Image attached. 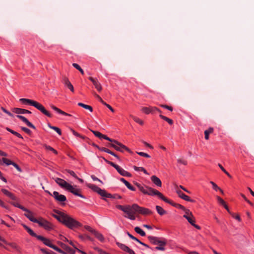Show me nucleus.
I'll list each match as a JSON object with an SVG mask.
<instances>
[{"mask_svg":"<svg viewBox=\"0 0 254 254\" xmlns=\"http://www.w3.org/2000/svg\"><path fill=\"white\" fill-rule=\"evenodd\" d=\"M54 212L56 214H53L52 216L69 228L72 229L80 225L79 222L64 213L56 209Z\"/></svg>","mask_w":254,"mask_h":254,"instance_id":"obj_1","label":"nucleus"},{"mask_svg":"<svg viewBox=\"0 0 254 254\" xmlns=\"http://www.w3.org/2000/svg\"><path fill=\"white\" fill-rule=\"evenodd\" d=\"M117 208L126 214L125 217L130 220H134L135 219V214L137 213L138 205L133 204L132 205H118Z\"/></svg>","mask_w":254,"mask_h":254,"instance_id":"obj_2","label":"nucleus"},{"mask_svg":"<svg viewBox=\"0 0 254 254\" xmlns=\"http://www.w3.org/2000/svg\"><path fill=\"white\" fill-rule=\"evenodd\" d=\"M148 239L153 244H158V246L155 248L156 250L164 251V246L166 244V242L164 239L151 236H148Z\"/></svg>","mask_w":254,"mask_h":254,"instance_id":"obj_3","label":"nucleus"},{"mask_svg":"<svg viewBox=\"0 0 254 254\" xmlns=\"http://www.w3.org/2000/svg\"><path fill=\"white\" fill-rule=\"evenodd\" d=\"M145 188H146V190L145 194H147L151 196L157 195L159 198L165 201L166 202H170V200L165 197L161 192H160L157 190H156L148 186H145Z\"/></svg>","mask_w":254,"mask_h":254,"instance_id":"obj_4","label":"nucleus"},{"mask_svg":"<svg viewBox=\"0 0 254 254\" xmlns=\"http://www.w3.org/2000/svg\"><path fill=\"white\" fill-rule=\"evenodd\" d=\"M87 186L88 188L92 190L93 191L97 192L102 196L107 198H112L111 194L107 193L105 190L101 189L95 185L89 184L87 185Z\"/></svg>","mask_w":254,"mask_h":254,"instance_id":"obj_5","label":"nucleus"},{"mask_svg":"<svg viewBox=\"0 0 254 254\" xmlns=\"http://www.w3.org/2000/svg\"><path fill=\"white\" fill-rule=\"evenodd\" d=\"M111 141H113L114 142H115L114 143V144H112V147L114 148L117 151L123 152L125 150L129 152H131L130 150L128 148H127V146L122 144L121 143L118 142L116 140L111 139Z\"/></svg>","mask_w":254,"mask_h":254,"instance_id":"obj_6","label":"nucleus"},{"mask_svg":"<svg viewBox=\"0 0 254 254\" xmlns=\"http://www.w3.org/2000/svg\"><path fill=\"white\" fill-rule=\"evenodd\" d=\"M36 223H38L46 230H51L53 229L54 226L52 224L41 217L38 219Z\"/></svg>","mask_w":254,"mask_h":254,"instance_id":"obj_7","label":"nucleus"},{"mask_svg":"<svg viewBox=\"0 0 254 254\" xmlns=\"http://www.w3.org/2000/svg\"><path fill=\"white\" fill-rule=\"evenodd\" d=\"M66 190L75 195L78 196L81 198H85V197L81 194L80 190L76 188V186H73L70 184Z\"/></svg>","mask_w":254,"mask_h":254,"instance_id":"obj_8","label":"nucleus"},{"mask_svg":"<svg viewBox=\"0 0 254 254\" xmlns=\"http://www.w3.org/2000/svg\"><path fill=\"white\" fill-rule=\"evenodd\" d=\"M112 166H113L114 168H115L116 170L118 171V172L122 176H125V177H130L131 176V175L129 172L126 171L124 169L121 168L119 165L116 164H112Z\"/></svg>","mask_w":254,"mask_h":254,"instance_id":"obj_9","label":"nucleus"},{"mask_svg":"<svg viewBox=\"0 0 254 254\" xmlns=\"http://www.w3.org/2000/svg\"><path fill=\"white\" fill-rule=\"evenodd\" d=\"M53 196L55 200L59 202H64L66 201V197L65 195L60 194L58 191H54L53 193Z\"/></svg>","mask_w":254,"mask_h":254,"instance_id":"obj_10","label":"nucleus"},{"mask_svg":"<svg viewBox=\"0 0 254 254\" xmlns=\"http://www.w3.org/2000/svg\"><path fill=\"white\" fill-rule=\"evenodd\" d=\"M55 181L62 188H64L65 189H67L68 186H69V184L67 183L64 180L59 178H56L54 179Z\"/></svg>","mask_w":254,"mask_h":254,"instance_id":"obj_11","label":"nucleus"},{"mask_svg":"<svg viewBox=\"0 0 254 254\" xmlns=\"http://www.w3.org/2000/svg\"><path fill=\"white\" fill-rule=\"evenodd\" d=\"M116 244L119 247H120L122 250L127 252L129 254H135L133 251L129 249L127 246L125 245L120 243L119 242H116Z\"/></svg>","mask_w":254,"mask_h":254,"instance_id":"obj_12","label":"nucleus"},{"mask_svg":"<svg viewBox=\"0 0 254 254\" xmlns=\"http://www.w3.org/2000/svg\"><path fill=\"white\" fill-rule=\"evenodd\" d=\"M176 192L178 194L179 196L183 199L185 200L190 201V202H194V200L190 199L189 196L185 194L181 190H176Z\"/></svg>","mask_w":254,"mask_h":254,"instance_id":"obj_13","label":"nucleus"},{"mask_svg":"<svg viewBox=\"0 0 254 254\" xmlns=\"http://www.w3.org/2000/svg\"><path fill=\"white\" fill-rule=\"evenodd\" d=\"M37 238L38 240L41 241L45 245L50 248L53 245L50 240L47 239L43 236L38 235Z\"/></svg>","mask_w":254,"mask_h":254,"instance_id":"obj_14","label":"nucleus"},{"mask_svg":"<svg viewBox=\"0 0 254 254\" xmlns=\"http://www.w3.org/2000/svg\"><path fill=\"white\" fill-rule=\"evenodd\" d=\"M12 112L17 114H31V112L27 110L14 108L12 109Z\"/></svg>","mask_w":254,"mask_h":254,"instance_id":"obj_15","label":"nucleus"},{"mask_svg":"<svg viewBox=\"0 0 254 254\" xmlns=\"http://www.w3.org/2000/svg\"><path fill=\"white\" fill-rule=\"evenodd\" d=\"M155 110H157V108L156 107L150 106L149 107H143L141 108V111L146 114L153 113L155 111Z\"/></svg>","mask_w":254,"mask_h":254,"instance_id":"obj_16","label":"nucleus"},{"mask_svg":"<svg viewBox=\"0 0 254 254\" xmlns=\"http://www.w3.org/2000/svg\"><path fill=\"white\" fill-rule=\"evenodd\" d=\"M17 118L22 120L23 122H24L29 127L35 129V127L26 118L21 115H17Z\"/></svg>","mask_w":254,"mask_h":254,"instance_id":"obj_17","label":"nucleus"},{"mask_svg":"<svg viewBox=\"0 0 254 254\" xmlns=\"http://www.w3.org/2000/svg\"><path fill=\"white\" fill-rule=\"evenodd\" d=\"M90 130L92 132V133L96 136L99 137V138H104L106 140H107L109 141H111V138H109L107 136L102 134L101 133H100L99 131H95L92 129H90Z\"/></svg>","mask_w":254,"mask_h":254,"instance_id":"obj_18","label":"nucleus"},{"mask_svg":"<svg viewBox=\"0 0 254 254\" xmlns=\"http://www.w3.org/2000/svg\"><path fill=\"white\" fill-rule=\"evenodd\" d=\"M137 213L143 215H147L151 214L152 212L147 208L141 207L138 205Z\"/></svg>","mask_w":254,"mask_h":254,"instance_id":"obj_19","label":"nucleus"},{"mask_svg":"<svg viewBox=\"0 0 254 254\" xmlns=\"http://www.w3.org/2000/svg\"><path fill=\"white\" fill-rule=\"evenodd\" d=\"M24 215L28 219H29V220H30L31 221L33 222L34 223H37L38 222V219L35 218L33 217L32 212L30 211H29V210H28V211L26 212V213H25L24 214Z\"/></svg>","mask_w":254,"mask_h":254,"instance_id":"obj_20","label":"nucleus"},{"mask_svg":"<svg viewBox=\"0 0 254 254\" xmlns=\"http://www.w3.org/2000/svg\"><path fill=\"white\" fill-rule=\"evenodd\" d=\"M151 180L152 182L158 187H161L162 183L159 178L157 177L156 176H152L151 177Z\"/></svg>","mask_w":254,"mask_h":254,"instance_id":"obj_21","label":"nucleus"},{"mask_svg":"<svg viewBox=\"0 0 254 254\" xmlns=\"http://www.w3.org/2000/svg\"><path fill=\"white\" fill-rule=\"evenodd\" d=\"M64 83L66 86L71 92H74V88L72 85L71 84L69 80L66 78L64 77Z\"/></svg>","mask_w":254,"mask_h":254,"instance_id":"obj_22","label":"nucleus"},{"mask_svg":"<svg viewBox=\"0 0 254 254\" xmlns=\"http://www.w3.org/2000/svg\"><path fill=\"white\" fill-rule=\"evenodd\" d=\"M120 181L124 183L126 186L130 190L135 191V189L124 178H122L120 179Z\"/></svg>","mask_w":254,"mask_h":254,"instance_id":"obj_23","label":"nucleus"},{"mask_svg":"<svg viewBox=\"0 0 254 254\" xmlns=\"http://www.w3.org/2000/svg\"><path fill=\"white\" fill-rule=\"evenodd\" d=\"M23 227L25 228V230H27V232L32 236L37 238L38 235H37L36 233H35L32 230H31L30 228L27 226L25 224H22Z\"/></svg>","mask_w":254,"mask_h":254,"instance_id":"obj_24","label":"nucleus"},{"mask_svg":"<svg viewBox=\"0 0 254 254\" xmlns=\"http://www.w3.org/2000/svg\"><path fill=\"white\" fill-rule=\"evenodd\" d=\"M51 107L53 110H54L55 111H56L57 112H58L59 114H61L64 115V116H71V115L62 111L61 110H60V109L58 108L57 107H56V106H55L54 105H51Z\"/></svg>","mask_w":254,"mask_h":254,"instance_id":"obj_25","label":"nucleus"},{"mask_svg":"<svg viewBox=\"0 0 254 254\" xmlns=\"http://www.w3.org/2000/svg\"><path fill=\"white\" fill-rule=\"evenodd\" d=\"M20 102L25 104H29L31 106L33 105V104L34 102V100H30L29 99L26 98H21L19 99Z\"/></svg>","mask_w":254,"mask_h":254,"instance_id":"obj_26","label":"nucleus"},{"mask_svg":"<svg viewBox=\"0 0 254 254\" xmlns=\"http://www.w3.org/2000/svg\"><path fill=\"white\" fill-rule=\"evenodd\" d=\"M134 185L138 188V189L145 194V193L146 190V188H145L146 186H143L141 184H139L137 182L134 183Z\"/></svg>","mask_w":254,"mask_h":254,"instance_id":"obj_27","label":"nucleus"},{"mask_svg":"<svg viewBox=\"0 0 254 254\" xmlns=\"http://www.w3.org/2000/svg\"><path fill=\"white\" fill-rule=\"evenodd\" d=\"M217 200L218 201V202L221 204L222 205H223L225 208L229 212V208L228 207V206L226 205L225 202L224 201L223 199H222L220 197L218 196H217Z\"/></svg>","mask_w":254,"mask_h":254,"instance_id":"obj_28","label":"nucleus"},{"mask_svg":"<svg viewBox=\"0 0 254 254\" xmlns=\"http://www.w3.org/2000/svg\"><path fill=\"white\" fill-rule=\"evenodd\" d=\"M93 234H94V236L101 242L104 241V238L103 236L101 234H100L98 232H97V231L95 230V231H93Z\"/></svg>","mask_w":254,"mask_h":254,"instance_id":"obj_29","label":"nucleus"},{"mask_svg":"<svg viewBox=\"0 0 254 254\" xmlns=\"http://www.w3.org/2000/svg\"><path fill=\"white\" fill-rule=\"evenodd\" d=\"M156 209L158 213L160 215H163L166 213V211L160 206H156Z\"/></svg>","mask_w":254,"mask_h":254,"instance_id":"obj_30","label":"nucleus"},{"mask_svg":"<svg viewBox=\"0 0 254 254\" xmlns=\"http://www.w3.org/2000/svg\"><path fill=\"white\" fill-rule=\"evenodd\" d=\"M213 128L209 127L208 129L204 131L205 138L206 140L209 139V134L213 131Z\"/></svg>","mask_w":254,"mask_h":254,"instance_id":"obj_31","label":"nucleus"},{"mask_svg":"<svg viewBox=\"0 0 254 254\" xmlns=\"http://www.w3.org/2000/svg\"><path fill=\"white\" fill-rule=\"evenodd\" d=\"M39 111L48 117H52V115L45 109L43 106H42Z\"/></svg>","mask_w":254,"mask_h":254,"instance_id":"obj_32","label":"nucleus"},{"mask_svg":"<svg viewBox=\"0 0 254 254\" xmlns=\"http://www.w3.org/2000/svg\"><path fill=\"white\" fill-rule=\"evenodd\" d=\"M78 105L80 106V107H82L84 108L85 109L89 110L91 112H92L93 111V108L90 106H89V105H85V104H84L83 103H78Z\"/></svg>","mask_w":254,"mask_h":254,"instance_id":"obj_33","label":"nucleus"},{"mask_svg":"<svg viewBox=\"0 0 254 254\" xmlns=\"http://www.w3.org/2000/svg\"><path fill=\"white\" fill-rule=\"evenodd\" d=\"M134 231L141 236H145V233L139 227H135L134 228Z\"/></svg>","mask_w":254,"mask_h":254,"instance_id":"obj_34","label":"nucleus"},{"mask_svg":"<svg viewBox=\"0 0 254 254\" xmlns=\"http://www.w3.org/2000/svg\"><path fill=\"white\" fill-rule=\"evenodd\" d=\"M184 217L187 219L188 222L192 225L193 223H194V217H192L191 216H188L187 215H184Z\"/></svg>","mask_w":254,"mask_h":254,"instance_id":"obj_35","label":"nucleus"},{"mask_svg":"<svg viewBox=\"0 0 254 254\" xmlns=\"http://www.w3.org/2000/svg\"><path fill=\"white\" fill-rule=\"evenodd\" d=\"M93 84H94L95 88L97 89V90L98 91H101L102 90V88L101 85L97 80H96L95 81H94Z\"/></svg>","mask_w":254,"mask_h":254,"instance_id":"obj_36","label":"nucleus"},{"mask_svg":"<svg viewBox=\"0 0 254 254\" xmlns=\"http://www.w3.org/2000/svg\"><path fill=\"white\" fill-rule=\"evenodd\" d=\"M170 202H168V203L172 205L173 206H174L176 207H177L178 208H180L182 210L185 209V207L184 206H183L180 204L174 203V202H172L171 200H170Z\"/></svg>","mask_w":254,"mask_h":254,"instance_id":"obj_37","label":"nucleus"},{"mask_svg":"<svg viewBox=\"0 0 254 254\" xmlns=\"http://www.w3.org/2000/svg\"><path fill=\"white\" fill-rule=\"evenodd\" d=\"M48 126L50 128L53 129L54 130H55L59 134L61 135L62 134V131L59 127H55V126H52L49 124H48Z\"/></svg>","mask_w":254,"mask_h":254,"instance_id":"obj_38","label":"nucleus"},{"mask_svg":"<svg viewBox=\"0 0 254 254\" xmlns=\"http://www.w3.org/2000/svg\"><path fill=\"white\" fill-rule=\"evenodd\" d=\"M160 117L165 120V121H166L167 122H168L170 125H172L173 124V121L172 120L164 116H163L162 115H160Z\"/></svg>","mask_w":254,"mask_h":254,"instance_id":"obj_39","label":"nucleus"},{"mask_svg":"<svg viewBox=\"0 0 254 254\" xmlns=\"http://www.w3.org/2000/svg\"><path fill=\"white\" fill-rule=\"evenodd\" d=\"M2 164L3 163H4L6 165H13V162L11 161V160L7 159V158H2Z\"/></svg>","mask_w":254,"mask_h":254,"instance_id":"obj_40","label":"nucleus"},{"mask_svg":"<svg viewBox=\"0 0 254 254\" xmlns=\"http://www.w3.org/2000/svg\"><path fill=\"white\" fill-rule=\"evenodd\" d=\"M134 169L136 171H143L144 173L148 175V173L146 171V170L143 167H136L135 166H133Z\"/></svg>","mask_w":254,"mask_h":254,"instance_id":"obj_41","label":"nucleus"},{"mask_svg":"<svg viewBox=\"0 0 254 254\" xmlns=\"http://www.w3.org/2000/svg\"><path fill=\"white\" fill-rule=\"evenodd\" d=\"M6 130L7 131H9L10 132H11V133H12L13 134L16 135L18 137L20 138H23L22 136L19 133L11 129L10 128L7 127Z\"/></svg>","mask_w":254,"mask_h":254,"instance_id":"obj_42","label":"nucleus"},{"mask_svg":"<svg viewBox=\"0 0 254 254\" xmlns=\"http://www.w3.org/2000/svg\"><path fill=\"white\" fill-rule=\"evenodd\" d=\"M72 66L74 67H75L76 69L78 70L82 74H84L83 70L80 67V66L78 64L73 63V64H72Z\"/></svg>","mask_w":254,"mask_h":254,"instance_id":"obj_43","label":"nucleus"},{"mask_svg":"<svg viewBox=\"0 0 254 254\" xmlns=\"http://www.w3.org/2000/svg\"><path fill=\"white\" fill-rule=\"evenodd\" d=\"M70 130H71V131L72 132V133L75 135V136H78V137H81V138L82 139H85L86 138V137L84 136H82L81 135H80L79 133H78V132H77L76 131H75L74 130H73V129L72 128H70Z\"/></svg>","mask_w":254,"mask_h":254,"instance_id":"obj_44","label":"nucleus"},{"mask_svg":"<svg viewBox=\"0 0 254 254\" xmlns=\"http://www.w3.org/2000/svg\"><path fill=\"white\" fill-rule=\"evenodd\" d=\"M51 248L53 249L55 251L59 252L61 254H65V253L63 251H62V250L60 249L58 247H57V246L54 245L53 244L52 245V246H51Z\"/></svg>","mask_w":254,"mask_h":254,"instance_id":"obj_45","label":"nucleus"},{"mask_svg":"<svg viewBox=\"0 0 254 254\" xmlns=\"http://www.w3.org/2000/svg\"><path fill=\"white\" fill-rule=\"evenodd\" d=\"M32 106L39 110L43 105L40 103L34 101Z\"/></svg>","mask_w":254,"mask_h":254,"instance_id":"obj_46","label":"nucleus"},{"mask_svg":"<svg viewBox=\"0 0 254 254\" xmlns=\"http://www.w3.org/2000/svg\"><path fill=\"white\" fill-rule=\"evenodd\" d=\"M229 213L232 215V216L233 218H234L235 219H236L238 221H241V218H240V216L239 215H236L235 213H232L230 211H229Z\"/></svg>","mask_w":254,"mask_h":254,"instance_id":"obj_47","label":"nucleus"},{"mask_svg":"<svg viewBox=\"0 0 254 254\" xmlns=\"http://www.w3.org/2000/svg\"><path fill=\"white\" fill-rule=\"evenodd\" d=\"M136 153L142 157H146V158L150 157V156L146 153H144L142 152H136Z\"/></svg>","mask_w":254,"mask_h":254,"instance_id":"obj_48","label":"nucleus"},{"mask_svg":"<svg viewBox=\"0 0 254 254\" xmlns=\"http://www.w3.org/2000/svg\"><path fill=\"white\" fill-rule=\"evenodd\" d=\"M177 162L179 163H181V164H182L184 165H186L187 164V162L186 160L182 159V158H178L177 159Z\"/></svg>","mask_w":254,"mask_h":254,"instance_id":"obj_49","label":"nucleus"},{"mask_svg":"<svg viewBox=\"0 0 254 254\" xmlns=\"http://www.w3.org/2000/svg\"><path fill=\"white\" fill-rule=\"evenodd\" d=\"M183 210H184L185 212V215H187L188 216H191L192 217H193V215H192V213L190 211V210L187 209L185 207V209H183Z\"/></svg>","mask_w":254,"mask_h":254,"instance_id":"obj_50","label":"nucleus"},{"mask_svg":"<svg viewBox=\"0 0 254 254\" xmlns=\"http://www.w3.org/2000/svg\"><path fill=\"white\" fill-rule=\"evenodd\" d=\"M160 106L162 107V108H165L166 109H168V110H169L170 111H173L172 107H171V106H168L167 105L160 104Z\"/></svg>","mask_w":254,"mask_h":254,"instance_id":"obj_51","label":"nucleus"},{"mask_svg":"<svg viewBox=\"0 0 254 254\" xmlns=\"http://www.w3.org/2000/svg\"><path fill=\"white\" fill-rule=\"evenodd\" d=\"M127 235H128V236L131 238V239L137 242L138 243L140 242V241L137 239L136 238H135V237L133 236L132 235H131L129 232H127Z\"/></svg>","mask_w":254,"mask_h":254,"instance_id":"obj_52","label":"nucleus"},{"mask_svg":"<svg viewBox=\"0 0 254 254\" xmlns=\"http://www.w3.org/2000/svg\"><path fill=\"white\" fill-rule=\"evenodd\" d=\"M65 251L70 254H74L75 253V250L69 247L68 246L67 247V249H66V250H65Z\"/></svg>","mask_w":254,"mask_h":254,"instance_id":"obj_53","label":"nucleus"},{"mask_svg":"<svg viewBox=\"0 0 254 254\" xmlns=\"http://www.w3.org/2000/svg\"><path fill=\"white\" fill-rule=\"evenodd\" d=\"M21 128L23 131L25 132L28 134L30 135L31 134V131L29 129H28L25 127H21Z\"/></svg>","mask_w":254,"mask_h":254,"instance_id":"obj_54","label":"nucleus"},{"mask_svg":"<svg viewBox=\"0 0 254 254\" xmlns=\"http://www.w3.org/2000/svg\"><path fill=\"white\" fill-rule=\"evenodd\" d=\"M133 119L134 120V121L135 122L141 125H142L143 124V122L142 120H141L140 119H139V118H137L136 117H133Z\"/></svg>","mask_w":254,"mask_h":254,"instance_id":"obj_55","label":"nucleus"},{"mask_svg":"<svg viewBox=\"0 0 254 254\" xmlns=\"http://www.w3.org/2000/svg\"><path fill=\"white\" fill-rule=\"evenodd\" d=\"M210 183L212 185L213 189L215 190H217L219 189H220V188L218 187V186L213 182L211 181Z\"/></svg>","mask_w":254,"mask_h":254,"instance_id":"obj_56","label":"nucleus"},{"mask_svg":"<svg viewBox=\"0 0 254 254\" xmlns=\"http://www.w3.org/2000/svg\"><path fill=\"white\" fill-rule=\"evenodd\" d=\"M1 109L2 111H3L4 113H5L8 116H9L10 117H13V114H12L8 111L6 110L5 108H4L3 107H1Z\"/></svg>","mask_w":254,"mask_h":254,"instance_id":"obj_57","label":"nucleus"},{"mask_svg":"<svg viewBox=\"0 0 254 254\" xmlns=\"http://www.w3.org/2000/svg\"><path fill=\"white\" fill-rule=\"evenodd\" d=\"M66 171L68 173H69L70 175L72 176L75 178H77V176L73 171L68 170Z\"/></svg>","mask_w":254,"mask_h":254,"instance_id":"obj_58","label":"nucleus"},{"mask_svg":"<svg viewBox=\"0 0 254 254\" xmlns=\"http://www.w3.org/2000/svg\"><path fill=\"white\" fill-rule=\"evenodd\" d=\"M85 228L86 230H87V231L90 232L92 234H93V231H95V230L93 229L91 227H90L89 226H85Z\"/></svg>","mask_w":254,"mask_h":254,"instance_id":"obj_59","label":"nucleus"},{"mask_svg":"<svg viewBox=\"0 0 254 254\" xmlns=\"http://www.w3.org/2000/svg\"><path fill=\"white\" fill-rule=\"evenodd\" d=\"M100 150L104 151L105 152H107L109 154L110 153V150L106 148L105 147H100Z\"/></svg>","mask_w":254,"mask_h":254,"instance_id":"obj_60","label":"nucleus"},{"mask_svg":"<svg viewBox=\"0 0 254 254\" xmlns=\"http://www.w3.org/2000/svg\"><path fill=\"white\" fill-rule=\"evenodd\" d=\"M1 191L6 195L8 196V195L10 194V192H9V191H8L7 190H5V189H2L1 190Z\"/></svg>","mask_w":254,"mask_h":254,"instance_id":"obj_61","label":"nucleus"},{"mask_svg":"<svg viewBox=\"0 0 254 254\" xmlns=\"http://www.w3.org/2000/svg\"><path fill=\"white\" fill-rule=\"evenodd\" d=\"M91 178L92 179V180L93 181H99L100 182V183H103L102 181H101L100 179H99L98 178H97L96 177H95L94 175H92L91 176Z\"/></svg>","mask_w":254,"mask_h":254,"instance_id":"obj_62","label":"nucleus"},{"mask_svg":"<svg viewBox=\"0 0 254 254\" xmlns=\"http://www.w3.org/2000/svg\"><path fill=\"white\" fill-rule=\"evenodd\" d=\"M12 165L17 170V171H18L19 172H21V169L17 164L14 162Z\"/></svg>","mask_w":254,"mask_h":254,"instance_id":"obj_63","label":"nucleus"},{"mask_svg":"<svg viewBox=\"0 0 254 254\" xmlns=\"http://www.w3.org/2000/svg\"><path fill=\"white\" fill-rule=\"evenodd\" d=\"M97 250L100 254H109L101 249H98Z\"/></svg>","mask_w":254,"mask_h":254,"instance_id":"obj_64","label":"nucleus"}]
</instances>
